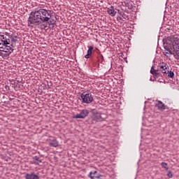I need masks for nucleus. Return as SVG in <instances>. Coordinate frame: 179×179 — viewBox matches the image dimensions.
Here are the masks:
<instances>
[{"label": "nucleus", "instance_id": "aec40b11", "mask_svg": "<svg viewBox=\"0 0 179 179\" xmlns=\"http://www.w3.org/2000/svg\"><path fill=\"white\" fill-rule=\"evenodd\" d=\"M169 178H173V173L171 171H168V174H167Z\"/></svg>", "mask_w": 179, "mask_h": 179}, {"label": "nucleus", "instance_id": "4468645a", "mask_svg": "<svg viewBox=\"0 0 179 179\" xmlns=\"http://www.w3.org/2000/svg\"><path fill=\"white\" fill-rule=\"evenodd\" d=\"M26 179H40V177L34 174V173H27L25 176Z\"/></svg>", "mask_w": 179, "mask_h": 179}, {"label": "nucleus", "instance_id": "7ed1b4c3", "mask_svg": "<svg viewBox=\"0 0 179 179\" xmlns=\"http://www.w3.org/2000/svg\"><path fill=\"white\" fill-rule=\"evenodd\" d=\"M80 97L82 103H85V104H90V103L93 101V95L89 92H83L81 94Z\"/></svg>", "mask_w": 179, "mask_h": 179}, {"label": "nucleus", "instance_id": "9b49d317", "mask_svg": "<svg viewBox=\"0 0 179 179\" xmlns=\"http://www.w3.org/2000/svg\"><path fill=\"white\" fill-rule=\"evenodd\" d=\"M42 162L43 160H41L39 157L34 156L32 158L31 163L32 164H36V166H38V164H40V163H42Z\"/></svg>", "mask_w": 179, "mask_h": 179}, {"label": "nucleus", "instance_id": "f3484780", "mask_svg": "<svg viewBox=\"0 0 179 179\" xmlns=\"http://www.w3.org/2000/svg\"><path fill=\"white\" fill-rule=\"evenodd\" d=\"M162 167H163V169H165V170H166V171L169 170V165L167 164V163L166 162H162L161 164Z\"/></svg>", "mask_w": 179, "mask_h": 179}, {"label": "nucleus", "instance_id": "6e6552de", "mask_svg": "<svg viewBox=\"0 0 179 179\" xmlns=\"http://www.w3.org/2000/svg\"><path fill=\"white\" fill-rule=\"evenodd\" d=\"M49 145L52 148H58V146H59V143L57 141V138H53L49 139Z\"/></svg>", "mask_w": 179, "mask_h": 179}, {"label": "nucleus", "instance_id": "a211bd4d", "mask_svg": "<svg viewBox=\"0 0 179 179\" xmlns=\"http://www.w3.org/2000/svg\"><path fill=\"white\" fill-rule=\"evenodd\" d=\"M98 61H99V62H101V64H103V61H104V57H103V55H99Z\"/></svg>", "mask_w": 179, "mask_h": 179}, {"label": "nucleus", "instance_id": "f8f14e48", "mask_svg": "<svg viewBox=\"0 0 179 179\" xmlns=\"http://www.w3.org/2000/svg\"><path fill=\"white\" fill-rule=\"evenodd\" d=\"M155 107H157L158 110L163 111V110H166V106L163 102L158 101L155 105Z\"/></svg>", "mask_w": 179, "mask_h": 179}, {"label": "nucleus", "instance_id": "1a4fd4ad", "mask_svg": "<svg viewBox=\"0 0 179 179\" xmlns=\"http://www.w3.org/2000/svg\"><path fill=\"white\" fill-rule=\"evenodd\" d=\"M90 177L91 179H101V175H100L96 171L90 173Z\"/></svg>", "mask_w": 179, "mask_h": 179}, {"label": "nucleus", "instance_id": "f03ea898", "mask_svg": "<svg viewBox=\"0 0 179 179\" xmlns=\"http://www.w3.org/2000/svg\"><path fill=\"white\" fill-rule=\"evenodd\" d=\"M17 41V36L0 32V56L3 58H8L13 52Z\"/></svg>", "mask_w": 179, "mask_h": 179}, {"label": "nucleus", "instance_id": "423d86ee", "mask_svg": "<svg viewBox=\"0 0 179 179\" xmlns=\"http://www.w3.org/2000/svg\"><path fill=\"white\" fill-rule=\"evenodd\" d=\"M87 115H89V110L84 109V110H82L80 111V114H77L75 116H73V118H75V119H78V118L83 119V118H86V117H87Z\"/></svg>", "mask_w": 179, "mask_h": 179}, {"label": "nucleus", "instance_id": "dca6fc26", "mask_svg": "<svg viewBox=\"0 0 179 179\" xmlns=\"http://www.w3.org/2000/svg\"><path fill=\"white\" fill-rule=\"evenodd\" d=\"M164 54L166 57H170V55H173V51L169 50H166V51L164 52Z\"/></svg>", "mask_w": 179, "mask_h": 179}, {"label": "nucleus", "instance_id": "412c9836", "mask_svg": "<svg viewBox=\"0 0 179 179\" xmlns=\"http://www.w3.org/2000/svg\"><path fill=\"white\" fill-rule=\"evenodd\" d=\"M150 80H152V78H150Z\"/></svg>", "mask_w": 179, "mask_h": 179}, {"label": "nucleus", "instance_id": "2eb2a0df", "mask_svg": "<svg viewBox=\"0 0 179 179\" xmlns=\"http://www.w3.org/2000/svg\"><path fill=\"white\" fill-rule=\"evenodd\" d=\"M150 73L152 75H153V77L155 78V79H156V78H159V76H160L159 73H157V70H155L154 66H152L151 70H150Z\"/></svg>", "mask_w": 179, "mask_h": 179}, {"label": "nucleus", "instance_id": "f257e3e1", "mask_svg": "<svg viewBox=\"0 0 179 179\" xmlns=\"http://www.w3.org/2000/svg\"><path fill=\"white\" fill-rule=\"evenodd\" d=\"M52 17V11L51 10H47L41 7L37 8L29 14L28 18V24L31 27H34L41 23H47L49 22V24H55V20H51Z\"/></svg>", "mask_w": 179, "mask_h": 179}, {"label": "nucleus", "instance_id": "0eeeda50", "mask_svg": "<svg viewBox=\"0 0 179 179\" xmlns=\"http://www.w3.org/2000/svg\"><path fill=\"white\" fill-rule=\"evenodd\" d=\"M159 71L164 73V75H167L169 73V65L166 63L162 62L159 65Z\"/></svg>", "mask_w": 179, "mask_h": 179}, {"label": "nucleus", "instance_id": "39448f33", "mask_svg": "<svg viewBox=\"0 0 179 179\" xmlns=\"http://www.w3.org/2000/svg\"><path fill=\"white\" fill-rule=\"evenodd\" d=\"M104 114H101L100 113H94L92 115V121H95V122H101V121H104Z\"/></svg>", "mask_w": 179, "mask_h": 179}, {"label": "nucleus", "instance_id": "ddd939ff", "mask_svg": "<svg viewBox=\"0 0 179 179\" xmlns=\"http://www.w3.org/2000/svg\"><path fill=\"white\" fill-rule=\"evenodd\" d=\"M92 52H93V46H89L87 53V55H85V58H86V59H89V58L92 57Z\"/></svg>", "mask_w": 179, "mask_h": 179}, {"label": "nucleus", "instance_id": "9d476101", "mask_svg": "<svg viewBox=\"0 0 179 179\" xmlns=\"http://www.w3.org/2000/svg\"><path fill=\"white\" fill-rule=\"evenodd\" d=\"M107 13H108L110 16H115L117 15V11L114 9V6H111L107 8Z\"/></svg>", "mask_w": 179, "mask_h": 179}, {"label": "nucleus", "instance_id": "20e7f679", "mask_svg": "<svg viewBox=\"0 0 179 179\" xmlns=\"http://www.w3.org/2000/svg\"><path fill=\"white\" fill-rule=\"evenodd\" d=\"M179 36L175 35L173 39V50L176 55H174L176 59L179 61Z\"/></svg>", "mask_w": 179, "mask_h": 179}, {"label": "nucleus", "instance_id": "6ab92c4d", "mask_svg": "<svg viewBox=\"0 0 179 179\" xmlns=\"http://www.w3.org/2000/svg\"><path fill=\"white\" fill-rule=\"evenodd\" d=\"M168 76H169V78H174V72L169 71Z\"/></svg>", "mask_w": 179, "mask_h": 179}]
</instances>
